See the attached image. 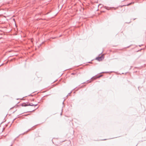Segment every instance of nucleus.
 I'll list each match as a JSON object with an SVG mask.
<instances>
[{
  "label": "nucleus",
  "instance_id": "1",
  "mask_svg": "<svg viewBox=\"0 0 146 146\" xmlns=\"http://www.w3.org/2000/svg\"><path fill=\"white\" fill-rule=\"evenodd\" d=\"M21 106H36V104L34 105L33 104H29V105H27L25 103H23V104H21Z\"/></svg>",
  "mask_w": 146,
  "mask_h": 146
},
{
  "label": "nucleus",
  "instance_id": "2",
  "mask_svg": "<svg viewBox=\"0 0 146 146\" xmlns=\"http://www.w3.org/2000/svg\"><path fill=\"white\" fill-rule=\"evenodd\" d=\"M104 57L103 56V55H102L100 57L96 58V60L99 61H102L104 59Z\"/></svg>",
  "mask_w": 146,
  "mask_h": 146
},
{
  "label": "nucleus",
  "instance_id": "3",
  "mask_svg": "<svg viewBox=\"0 0 146 146\" xmlns=\"http://www.w3.org/2000/svg\"><path fill=\"white\" fill-rule=\"evenodd\" d=\"M100 77V76H99L98 77H93L92 78V79L93 80H95V79H96V78H99Z\"/></svg>",
  "mask_w": 146,
  "mask_h": 146
},
{
  "label": "nucleus",
  "instance_id": "4",
  "mask_svg": "<svg viewBox=\"0 0 146 146\" xmlns=\"http://www.w3.org/2000/svg\"><path fill=\"white\" fill-rule=\"evenodd\" d=\"M100 77L102 76V75H100Z\"/></svg>",
  "mask_w": 146,
  "mask_h": 146
},
{
  "label": "nucleus",
  "instance_id": "5",
  "mask_svg": "<svg viewBox=\"0 0 146 146\" xmlns=\"http://www.w3.org/2000/svg\"><path fill=\"white\" fill-rule=\"evenodd\" d=\"M4 129H3V130L2 131H3V130H4Z\"/></svg>",
  "mask_w": 146,
  "mask_h": 146
}]
</instances>
